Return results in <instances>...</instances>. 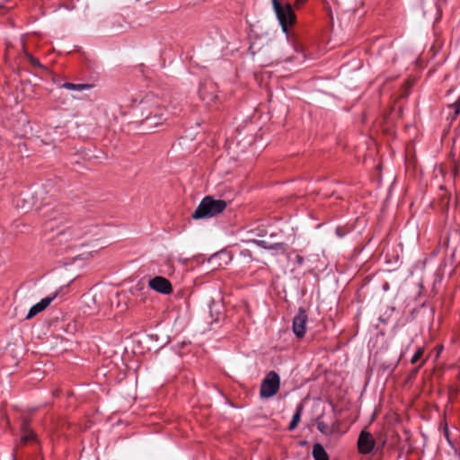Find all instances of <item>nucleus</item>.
<instances>
[{
    "label": "nucleus",
    "instance_id": "obj_1",
    "mask_svg": "<svg viewBox=\"0 0 460 460\" xmlns=\"http://www.w3.org/2000/svg\"><path fill=\"white\" fill-rule=\"evenodd\" d=\"M226 208V202L223 199H215L210 196L205 197L194 213L192 217L194 219H202L207 217H212L225 210Z\"/></svg>",
    "mask_w": 460,
    "mask_h": 460
},
{
    "label": "nucleus",
    "instance_id": "obj_2",
    "mask_svg": "<svg viewBox=\"0 0 460 460\" xmlns=\"http://www.w3.org/2000/svg\"><path fill=\"white\" fill-rule=\"evenodd\" d=\"M274 12L284 33L288 34V27L296 22V14L289 4L282 5L279 0H271Z\"/></svg>",
    "mask_w": 460,
    "mask_h": 460
},
{
    "label": "nucleus",
    "instance_id": "obj_3",
    "mask_svg": "<svg viewBox=\"0 0 460 460\" xmlns=\"http://www.w3.org/2000/svg\"><path fill=\"white\" fill-rule=\"evenodd\" d=\"M279 376L275 371H270L261 382L260 396L261 398H270L279 392Z\"/></svg>",
    "mask_w": 460,
    "mask_h": 460
},
{
    "label": "nucleus",
    "instance_id": "obj_4",
    "mask_svg": "<svg viewBox=\"0 0 460 460\" xmlns=\"http://www.w3.org/2000/svg\"><path fill=\"white\" fill-rule=\"evenodd\" d=\"M45 231H54L66 222V216L58 208H49L43 213Z\"/></svg>",
    "mask_w": 460,
    "mask_h": 460
},
{
    "label": "nucleus",
    "instance_id": "obj_5",
    "mask_svg": "<svg viewBox=\"0 0 460 460\" xmlns=\"http://www.w3.org/2000/svg\"><path fill=\"white\" fill-rule=\"evenodd\" d=\"M217 86L210 79H205L199 84V94L202 102L206 104H211L217 98Z\"/></svg>",
    "mask_w": 460,
    "mask_h": 460
},
{
    "label": "nucleus",
    "instance_id": "obj_6",
    "mask_svg": "<svg viewBox=\"0 0 460 460\" xmlns=\"http://www.w3.org/2000/svg\"><path fill=\"white\" fill-rule=\"evenodd\" d=\"M307 314L305 309L299 308L292 322V330L296 338L301 339L306 332Z\"/></svg>",
    "mask_w": 460,
    "mask_h": 460
},
{
    "label": "nucleus",
    "instance_id": "obj_7",
    "mask_svg": "<svg viewBox=\"0 0 460 460\" xmlns=\"http://www.w3.org/2000/svg\"><path fill=\"white\" fill-rule=\"evenodd\" d=\"M148 286L151 289L163 295H169L172 292L171 282L162 276H155L150 279Z\"/></svg>",
    "mask_w": 460,
    "mask_h": 460
},
{
    "label": "nucleus",
    "instance_id": "obj_8",
    "mask_svg": "<svg viewBox=\"0 0 460 460\" xmlns=\"http://www.w3.org/2000/svg\"><path fill=\"white\" fill-rule=\"evenodd\" d=\"M376 441L371 433L362 430L358 438V449L360 454L367 455L372 452Z\"/></svg>",
    "mask_w": 460,
    "mask_h": 460
},
{
    "label": "nucleus",
    "instance_id": "obj_9",
    "mask_svg": "<svg viewBox=\"0 0 460 460\" xmlns=\"http://www.w3.org/2000/svg\"><path fill=\"white\" fill-rule=\"evenodd\" d=\"M57 296L58 292H55L53 295L42 298L39 303L32 305L27 314L26 319H31L46 309Z\"/></svg>",
    "mask_w": 460,
    "mask_h": 460
},
{
    "label": "nucleus",
    "instance_id": "obj_10",
    "mask_svg": "<svg viewBox=\"0 0 460 460\" xmlns=\"http://www.w3.org/2000/svg\"><path fill=\"white\" fill-rule=\"evenodd\" d=\"M232 260L231 255L226 251H220L212 254L208 259V263L215 265L216 267H221L227 265Z\"/></svg>",
    "mask_w": 460,
    "mask_h": 460
},
{
    "label": "nucleus",
    "instance_id": "obj_11",
    "mask_svg": "<svg viewBox=\"0 0 460 460\" xmlns=\"http://www.w3.org/2000/svg\"><path fill=\"white\" fill-rule=\"evenodd\" d=\"M254 243H256L258 246L268 249V250H273L280 253H284L286 251L287 244L285 243H270L266 240H253Z\"/></svg>",
    "mask_w": 460,
    "mask_h": 460
},
{
    "label": "nucleus",
    "instance_id": "obj_12",
    "mask_svg": "<svg viewBox=\"0 0 460 460\" xmlns=\"http://www.w3.org/2000/svg\"><path fill=\"white\" fill-rule=\"evenodd\" d=\"M22 442L27 443L29 441H33L36 439V435L32 429L30 428V421L28 420H23L22 423Z\"/></svg>",
    "mask_w": 460,
    "mask_h": 460
},
{
    "label": "nucleus",
    "instance_id": "obj_13",
    "mask_svg": "<svg viewBox=\"0 0 460 460\" xmlns=\"http://www.w3.org/2000/svg\"><path fill=\"white\" fill-rule=\"evenodd\" d=\"M165 119H166L164 118L163 113H155L153 116L146 117L144 120V123L146 125V127L153 128L162 124Z\"/></svg>",
    "mask_w": 460,
    "mask_h": 460
},
{
    "label": "nucleus",
    "instance_id": "obj_14",
    "mask_svg": "<svg viewBox=\"0 0 460 460\" xmlns=\"http://www.w3.org/2000/svg\"><path fill=\"white\" fill-rule=\"evenodd\" d=\"M312 454L314 460H329L324 447L319 443L314 445Z\"/></svg>",
    "mask_w": 460,
    "mask_h": 460
},
{
    "label": "nucleus",
    "instance_id": "obj_15",
    "mask_svg": "<svg viewBox=\"0 0 460 460\" xmlns=\"http://www.w3.org/2000/svg\"><path fill=\"white\" fill-rule=\"evenodd\" d=\"M62 87L71 91H84L89 90L92 88V84H73V83H65L62 84Z\"/></svg>",
    "mask_w": 460,
    "mask_h": 460
},
{
    "label": "nucleus",
    "instance_id": "obj_16",
    "mask_svg": "<svg viewBox=\"0 0 460 460\" xmlns=\"http://www.w3.org/2000/svg\"><path fill=\"white\" fill-rule=\"evenodd\" d=\"M303 407L302 405H298L293 418L289 423L288 429L293 430L298 424L301 415H302Z\"/></svg>",
    "mask_w": 460,
    "mask_h": 460
},
{
    "label": "nucleus",
    "instance_id": "obj_17",
    "mask_svg": "<svg viewBox=\"0 0 460 460\" xmlns=\"http://www.w3.org/2000/svg\"><path fill=\"white\" fill-rule=\"evenodd\" d=\"M449 110L452 111V119H456L457 115L460 113V102H456L454 104L449 106Z\"/></svg>",
    "mask_w": 460,
    "mask_h": 460
},
{
    "label": "nucleus",
    "instance_id": "obj_18",
    "mask_svg": "<svg viewBox=\"0 0 460 460\" xmlns=\"http://www.w3.org/2000/svg\"><path fill=\"white\" fill-rule=\"evenodd\" d=\"M317 429L323 434L327 435L330 433L329 426L323 421H317Z\"/></svg>",
    "mask_w": 460,
    "mask_h": 460
},
{
    "label": "nucleus",
    "instance_id": "obj_19",
    "mask_svg": "<svg viewBox=\"0 0 460 460\" xmlns=\"http://www.w3.org/2000/svg\"><path fill=\"white\" fill-rule=\"evenodd\" d=\"M422 354H423V349L420 348L418 349L417 351L412 356V358L411 359V364L417 363V361L421 358Z\"/></svg>",
    "mask_w": 460,
    "mask_h": 460
},
{
    "label": "nucleus",
    "instance_id": "obj_20",
    "mask_svg": "<svg viewBox=\"0 0 460 460\" xmlns=\"http://www.w3.org/2000/svg\"><path fill=\"white\" fill-rule=\"evenodd\" d=\"M42 192H43L42 190H39L35 191V199H36V200L33 202V205L37 206L38 205L37 204L38 200L40 199H41L40 203L43 201V198H41Z\"/></svg>",
    "mask_w": 460,
    "mask_h": 460
},
{
    "label": "nucleus",
    "instance_id": "obj_21",
    "mask_svg": "<svg viewBox=\"0 0 460 460\" xmlns=\"http://www.w3.org/2000/svg\"><path fill=\"white\" fill-rule=\"evenodd\" d=\"M86 227H87V229L85 230L84 234H92V233L94 234L95 233L94 230H95L96 226H87Z\"/></svg>",
    "mask_w": 460,
    "mask_h": 460
},
{
    "label": "nucleus",
    "instance_id": "obj_22",
    "mask_svg": "<svg viewBox=\"0 0 460 460\" xmlns=\"http://www.w3.org/2000/svg\"><path fill=\"white\" fill-rule=\"evenodd\" d=\"M295 260H296V262L298 265H302V264H303V262H304V258H303L301 255H299V254H297V255L296 256Z\"/></svg>",
    "mask_w": 460,
    "mask_h": 460
},
{
    "label": "nucleus",
    "instance_id": "obj_23",
    "mask_svg": "<svg viewBox=\"0 0 460 460\" xmlns=\"http://www.w3.org/2000/svg\"><path fill=\"white\" fill-rule=\"evenodd\" d=\"M336 234H337V235H338V236H340V237H342V236H343V234H342V233H341V229H340V228H337V229H336Z\"/></svg>",
    "mask_w": 460,
    "mask_h": 460
},
{
    "label": "nucleus",
    "instance_id": "obj_24",
    "mask_svg": "<svg viewBox=\"0 0 460 460\" xmlns=\"http://www.w3.org/2000/svg\"><path fill=\"white\" fill-rule=\"evenodd\" d=\"M32 64L34 66H40V62L38 60H36V59H32Z\"/></svg>",
    "mask_w": 460,
    "mask_h": 460
},
{
    "label": "nucleus",
    "instance_id": "obj_25",
    "mask_svg": "<svg viewBox=\"0 0 460 460\" xmlns=\"http://www.w3.org/2000/svg\"><path fill=\"white\" fill-rule=\"evenodd\" d=\"M306 0H297L298 4H304Z\"/></svg>",
    "mask_w": 460,
    "mask_h": 460
}]
</instances>
